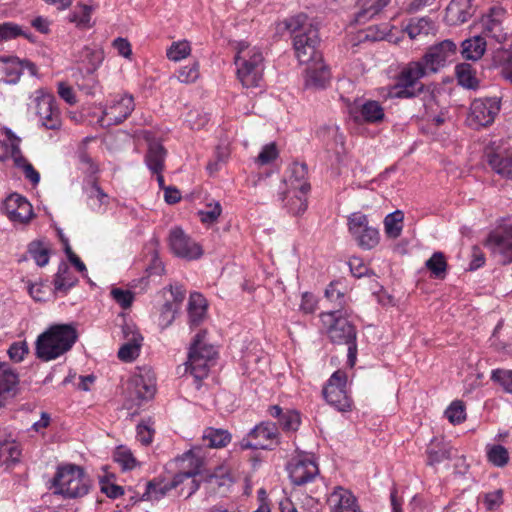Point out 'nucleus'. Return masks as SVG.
I'll use <instances>...</instances> for the list:
<instances>
[{
    "label": "nucleus",
    "instance_id": "f257e3e1",
    "mask_svg": "<svg viewBox=\"0 0 512 512\" xmlns=\"http://www.w3.org/2000/svg\"><path fill=\"white\" fill-rule=\"evenodd\" d=\"M320 37L318 24H310L303 33L294 37L296 56L301 64L308 67L305 71V86L317 90L320 87L318 62L320 61Z\"/></svg>",
    "mask_w": 512,
    "mask_h": 512
},
{
    "label": "nucleus",
    "instance_id": "f03ea898",
    "mask_svg": "<svg viewBox=\"0 0 512 512\" xmlns=\"http://www.w3.org/2000/svg\"><path fill=\"white\" fill-rule=\"evenodd\" d=\"M235 49L234 64L238 81L247 89L260 87L265 70L261 49L245 41L238 42Z\"/></svg>",
    "mask_w": 512,
    "mask_h": 512
},
{
    "label": "nucleus",
    "instance_id": "7ed1b4c3",
    "mask_svg": "<svg viewBox=\"0 0 512 512\" xmlns=\"http://www.w3.org/2000/svg\"><path fill=\"white\" fill-rule=\"evenodd\" d=\"M76 340L77 331L72 325H53L38 337L36 354L44 361L56 359L69 351Z\"/></svg>",
    "mask_w": 512,
    "mask_h": 512
},
{
    "label": "nucleus",
    "instance_id": "20e7f679",
    "mask_svg": "<svg viewBox=\"0 0 512 512\" xmlns=\"http://www.w3.org/2000/svg\"><path fill=\"white\" fill-rule=\"evenodd\" d=\"M322 323L333 344L347 345V363L353 367L357 360V330L347 319L346 312L323 316Z\"/></svg>",
    "mask_w": 512,
    "mask_h": 512
},
{
    "label": "nucleus",
    "instance_id": "39448f33",
    "mask_svg": "<svg viewBox=\"0 0 512 512\" xmlns=\"http://www.w3.org/2000/svg\"><path fill=\"white\" fill-rule=\"evenodd\" d=\"M423 63L411 61L395 75V83L389 87L388 96L397 99H410L420 95L425 85L420 80L429 75Z\"/></svg>",
    "mask_w": 512,
    "mask_h": 512
},
{
    "label": "nucleus",
    "instance_id": "423d86ee",
    "mask_svg": "<svg viewBox=\"0 0 512 512\" xmlns=\"http://www.w3.org/2000/svg\"><path fill=\"white\" fill-rule=\"evenodd\" d=\"M54 493L64 498L85 496L90 489V479L82 467L75 464L59 466L52 480Z\"/></svg>",
    "mask_w": 512,
    "mask_h": 512
},
{
    "label": "nucleus",
    "instance_id": "0eeeda50",
    "mask_svg": "<svg viewBox=\"0 0 512 512\" xmlns=\"http://www.w3.org/2000/svg\"><path fill=\"white\" fill-rule=\"evenodd\" d=\"M30 100L40 127L54 131L62 127L61 111L52 93L40 88L31 94Z\"/></svg>",
    "mask_w": 512,
    "mask_h": 512
},
{
    "label": "nucleus",
    "instance_id": "6e6552de",
    "mask_svg": "<svg viewBox=\"0 0 512 512\" xmlns=\"http://www.w3.org/2000/svg\"><path fill=\"white\" fill-rule=\"evenodd\" d=\"M205 335V331H199L195 335L188 354V369L196 380H202L208 376L216 355L214 346L204 342Z\"/></svg>",
    "mask_w": 512,
    "mask_h": 512
},
{
    "label": "nucleus",
    "instance_id": "1a4fd4ad",
    "mask_svg": "<svg viewBox=\"0 0 512 512\" xmlns=\"http://www.w3.org/2000/svg\"><path fill=\"white\" fill-rule=\"evenodd\" d=\"M456 55V44L447 39L430 46L419 61L429 74H435L452 63Z\"/></svg>",
    "mask_w": 512,
    "mask_h": 512
},
{
    "label": "nucleus",
    "instance_id": "9d476101",
    "mask_svg": "<svg viewBox=\"0 0 512 512\" xmlns=\"http://www.w3.org/2000/svg\"><path fill=\"white\" fill-rule=\"evenodd\" d=\"M280 442V433L275 423L264 421L256 425L240 441L241 449H272Z\"/></svg>",
    "mask_w": 512,
    "mask_h": 512
},
{
    "label": "nucleus",
    "instance_id": "9b49d317",
    "mask_svg": "<svg viewBox=\"0 0 512 512\" xmlns=\"http://www.w3.org/2000/svg\"><path fill=\"white\" fill-rule=\"evenodd\" d=\"M347 375L342 370L335 371L322 389L327 404L340 412L351 410L352 401L346 392Z\"/></svg>",
    "mask_w": 512,
    "mask_h": 512
},
{
    "label": "nucleus",
    "instance_id": "f8f14e48",
    "mask_svg": "<svg viewBox=\"0 0 512 512\" xmlns=\"http://www.w3.org/2000/svg\"><path fill=\"white\" fill-rule=\"evenodd\" d=\"M156 392L154 374L149 369L134 374L128 381L127 394L131 404L128 408L140 406L143 401L152 399Z\"/></svg>",
    "mask_w": 512,
    "mask_h": 512
},
{
    "label": "nucleus",
    "instance_id": "ddd939ff",
    "mask_svg": "<svg viewBox=\"0 0 512 512\" xmlns=\"http://www.w3.org/2000/svg\"><path fill=\"white\" fill-rule=\"evenodd\" d=\"M289 478L295 485L311 482L318 474L319 468L314 456L308 453L298 454L287 464Z\"/></svg>",
    "mask_w": 512,
    "mask_h": 512
},
{
    "label": "nucleus",
    "instance_id": "4468645a",
    "mask_svg": "<svg viewBox=\"0 0 512 512\" xmlns=\"http://www.w3.org/2000/svg\"><path fill=\"white\" fill-rule=\"evenodd\" d=\"M498 97L475 99L470 106L469 121L475 128L491 125L500 111Z\"/></svg>",
    "mask_w": 512,
    "mask_h": 512
},
{
    "label": "nucleus",
    "instance_id": "2eb2a0df",
    "mask_svg": "<svg viewBox=\"0 0 512 512\" xmlns=\"http://www.w3.org/2000/svg\"><path fill=\"white\" fill-rule=\"evenodd\" d=\"M168 240L172 253L177 257L195 260L200 258L203 254L201 246L190 238L180 227L171 229Z\"/></svg>",
    "mask_w": 512,
    "mask_h": 512
},
{
    "label": "nucleus",
    "instance_id": "dca6fc26",
    "mask_svg": "<svg viewBox=\"0 0 512 512\" xmlns=\"http://www.w3.org/2000/svg\"><path fill=\"white\" fill-rule=\"evenodd\" d=\"M134 108L135 104L132 95H117L104 109L100 121L102 125L106 126L120 124L132 113Z\"/></svg>",
    "mask_w": 512,
    "mask_h": 512
},
{
    "label": "nucleus",
    "instance_id": "f3484780",
    "mask_svg": "<svg viewBox=\"0 0 512 512\" xmlns=\"http://www.w3.org/2000/svg\"><path fill=\"white\" fill-rule=\"evenodd\" d=\"M505 15V10L502 7H491L490 13L483 19V29L481 36L489 43L494 41L502 44L507 39V32L504 31L502 26V18Z\"/></svg>",
    "mask_w": 512,
    "mask_h": 512
},
{
    "label": "nucleus",
    "instance_id": "a211bd4d",
    "mask_svg": "<svg viewBox=\"0 0 512 512\" xmlns=\"http://www.w3.org/2000/svg\"><path fill=\"white\" fill-rule=\"evenodd\" d=\"M3 212L13 222L26 223L33 215L32 205L17 193H12L2 203Z\"/></svg>",
    "mask_w": 512,
    "mask_h": 512
},
{
    "label": "nucleus",
    "instance_id": "6ab92c4d",
    "mask_svg": "<svg viewBox=\"0 0 512 512\" xmlns=\"http://www.w3.org/2000/svg\"><path fill=\"white\" fill-rule=\"evenodd\" d=\"M486 245L494 252L508 256L509 260L504 264L512 263V223L504 224L487 237Z\"/></svg>",
    "mask_w": 512,
    "mask_h": 512
},
{
    "label": "nucleus",
    "instance_id": "aec40b11",
    "mask_svg": "<svg viewBox=\"0 0 512 512\" xmlns=\"http://www.w3.org/2000/svg\"><path fill=\"white\" fill-rule=\"evenodd\" d=\"M122 333L124 343L118 350V357L124 362H132L140 354L143 337L135 326L130 324L122 327Z\"/></svg>",
    "mask_w": 512,
    "mask_h": 512
},
{
    "label": "nucleus",
    "instance_id": "412c9836",
    "mask_svg": "<svg viewBox=\"0 0 512 512\" xmlns=\"http://www.w3.org/2000/svg\"><path fill=\"white\" fill-rule=\"evenodd\" d=\"M324 310L322 317L330 314L343 313L346 304L345 287L341 280L332 281L324 292Z\"/></svg>",
    "mask_w": 512,
    "mask_h": 512
},
{
    "label": "nucleus",
    "instance_id": "4be33fe9",
    "mask_svg": "<svg viewBox=\"0 0 512 512\" xmlns=\"http://www.w3.org/2000/svg\"><path fill=\"white\" fill-rule=\"evenodd\" d=\"M326 503L331 512H362L357 498L341 486L334 488L328 495Z\"/></svg>",
    "mask_w": 512,
    "mask_h": 512
},
{
    "label": "nucleus",
    "instance_id": "5701e85b",
    "mask_svg": "<svg viewBox=\"0 0 512 512\" xmlns=\"http://www.w3.org/2000/svg\"><path fill=\"white\" fill-rule=\"evenodd\" d=\"M350 114L356 122L378 124L385 118L382 105L376 100H366L360 106L350 109Z\"/></svg>",
    "mask_w": 512,
    "mask_h": 512
},
{
    "label": "nucleus",
    "instance_id": "b1692460",
    "mask_svg": "<svg viewBox=\"0 0 512 512\" xmlns=\"http://www.w3.org/2000/svg\"><path fill=\"white\" fill-rule=\"evenodd\" d=\"M18 384V374L8 363L0 362V408L5 405L8 398L17 394Z\"/></svg>",
    "mask_w": 512,
    "mask_h": 512
},
{
    "label": "nucleus",
    "instance_id": "393cba45",
    "mask_svg": "<svg viewBox=\"0 0 512 512\" xmlns=\"http://www.w3.org/2000/svg\"><path fill=\"white\" fill-rule=\"evenodd\" d=\"M307 165L305 163L294 162L287 169L285 183L288 190H299L300 194H307L310 190V184L307 182Z\"/></svg>",
    "mask_w": 512,
    "mask_h": 512
},
{
    "label": "nucleus",
    "instance_id": "a878e982",
    "mask_svg": "<svg viewBox=\"0 0 512 512\" xmlns=\"http://www.w3.org/2000/svg\"><path fill=\"white\" fill-rule=\"evenodd\" d=\"M475 12L474 0H452L447 7V16L456 24L467 22Z\"/></svg>",
    "mask_w": 512,
    "mask_h": 512
},
{
    "label": "nucleus",
    "instance_id": "bb28decb",
    "mask_svg": "<svg viewBox=\"0 0 512 512\" xmlns=\"http://www.w3.org/2000/svg\"><path fill=\"white\" fill-rule=\"evenodd\" d=\"M189 477L188 474H176L172 481L164 483L160 481H150L147 484L145 496L148 500L156 501L166 495V493L174 488L179 487L184 483L185 478Z\"/></svg>",
    "mask_w": 512,
    "mask_h": 512
},
{
    "label": "nucleus",
    "instance_id": "cd10ccee",
    "mask_svg": "<svg viewBox=\"0 0 512 512\" xmlns=\"http://www.w3.org/2000/svg\"><path fill=\"white\" fill-rule=\"evenodd\" d=\"M391 0H359L357 2L358 11L355 14V21L364 24L369 19L377 15Z\"/></svg>",
    "mask_w": 512,
    "mask_h": 512
},
{
    "label": "nucleus",
    "instance_id": "c85d7f7f",
    "mask_svg": "<svg viewBox=\"0 0 512 512\" xmlns=\"http://www.w3.org/2000/svg\"><path fill=\"white\" fill-rule=\"evenodd\" d=\"M487 45V40L481 35L465 39L461 43V54L467 60H478L483 56Z\"/></svg>",
    "mask_w": 512,
    "mask_h": 512
},
{
    "label": "nucleus",
    "instance_id": "c756f323",
    "mask_svg": "<svg viewBox=\"0 0 512 512\" xmlns=\"http://www.w3.org/2000/svg\"><path fill=\"white\" fill-rule=\"evenodd\" d=\"M166 150L159 142H150L145 156V163L152 173H161L164 168Z\"/></svg>",
    "mask_w": 512,
    "mask_h": 512
},
{
    "label": "nucleus",
    "instance_id": "7c9ffc66",
    "mask_svg": "<svg viewBox=\"0 0 512 512\" xmlns=\"http://www.w3.org/2000/svg\"><path fill=\"white\" fill-rule=\"evenodd\" d=\"M487 161L495 173L512 180V154L492 152L487 155Z\"/></svg>",
    "mask_w": 512,
    "mask_h": 512
},
{
    "label": "nucleus",
    "instance_id": "2f4dec72",
    "mask_svg": "<svg viewBox=\"0 0 512 512\" xmlns=\"http://www.w3.org/2000/svg\"><path fill=\"white\" fill-rule=\"evenodd\" d=\"M426 453L428 457L427 464L435 465L450 459L451 448L444 441L433 438L427 446Z\"/></svg>",
    "mask_w": 512,
    "mask_h": 512
},
{
    "label": "nucleus",
    "instance_id": "473e14b6",
    "mask_svg": "<svg viewBox=\"0 0 512 512\" xmlns=\"http://www.w3.org/2000/svg\"><path fill=\"white\" fill-rule=\"evenodd\" d=\"M455 76L460 86L466 89L476 90L479 87V80L476 70L471 64L460 63L455 67Z\"/></svg>",
    "mask_w": 512,
    "mask_h": 512
},
{
    "label": "nucleus",
    "instance_id": "72a5a7b5",
    "mask_svg": "<svg viewBox=\"0 0 512 512\" xmlns=\"http://www.w3.org/2000/svg\"><path fill=\"white\" fill-rule=\"evenodd\" d=\"M77 278L66 263H61L54 277V290L56 292L67 293L76 283Z\"/></svg>",
    "mask_w": 512,
    "mask_h": 512
},
{
    "label": "nucleus",
    "instance_id": "f704fd0d",
    "mask_svg": "<svg viewBox=\"0 0 512 512\" xmlns=\"http://www.w3.org/2000/svg\"><path fill=\"white\" fill-rule=\"evenodd\" d=\"M206 300L199 293H192L188 302V315L191 326L198 325L206 314Z\"/></svg>",
    "mask_w": 512,
    "mask_h": 512
},
{
    "label": "nucleus",
    "instance_id": "c9c22d12",
    "mask_svg": "<svg viewBox=\"0 0 512 512\" xmlns=\"http://www.w3.org/2000/svg\"><path fill=\"white\" fill-rule=\"evenodd\" d=\"M305 195L306 194H300L299 190H287L284 193L282 201L288 213L297 216L306 210L307 200Z\"/></svg>",
    "mask_w": 512,
    "mask_h": 512
},
{
    "label": "nucleus",
    "instance_id": "e433bc0d",
    "mask_svg": "<svg viewBox=\"0 0 512 512\" xmlns=\"http://www.w3.org/2000/svg\"><path fill=\"white\" fill-rule=\"evenodd\" d=\"M13 162L17 168L22 169L25 178L28 179L34 186L40 182V174L31 163L22 155L20 147L17 142L13 145Z\"/></svg>",
    "mask_w": 512,
    "mask_h": 512
},
{
    "label": "nucleus",
    "instance_id": "4c0bfd02",
    "mask_svg": "<svg viewBox=\"0 0 512 512\" xmlns=\"http://www.w3.org/2000/svg\"><path fill=\"white\" fill-rule=\"evenodd\" d=\"M494 64L501 68V75L512 84V44L508 49L498 48L493 55Z\"/></svg>",
    "mask_w": 512,
    "mask_h": 512
},
{
    "label": "nucleus",
    "instance_id": "58836bf2",
    "mask_svg": "<svg viewBox=\"0 0 512 512\" xmlns=\"http://www.w3.org/2000/svg\"><path fill=\"white\" fill-rule=\"evenodd\" d=\"M203 441L207 447L222 448L231 441V435L227 430L209 427L204 431Z\"/></svg>",
    "mask_w": 512,
    "mask_h": 512
},
{
    "label": "nucleus",
    "instance_id": "ea45409f",
    "mask_svg": "<svg viewBox=\"0 0 512 512\" xmlns=\"http://www.w3.org/2000/svg\"><path fill=\"white\" fill-rule=\"evenodd\" d=\"M94 9L90 5L79 4L69 14V21L75 23L77 27L82 29L91 28L92 13Z\"/></svg>",
    "mask_w": 512,
    "mask_h": 512
},
{
    "label": "nucleus",
    "instance_id": "a19ab883",
    "mask_svg": "<svg viewBox=\"0 0 512 512\" xmlns=\"http://www.w3.org/2000/svg\"><path fill=\"white\" fill-rule=\"evenodd\" d=\"M425 267L430 271L434 279H444L447 273V261L442 252H434L425 262Z\"/></svg>",
    "mask_w": 512,
    "mask_h": 512
},
{
    "label": "nucleus",
    "instance_id": "79ce46f5",
    "mask_svg": "<svg viewBox=\"0 0 512 512\" xmlns=\"http://www.w3.org/2000/svg\"><path fill=\"white\" fill-rule=\"evenodd\" d=\"M183 461L189 462V469L185 472H180L179 474H188L189 477L186 479H189L191 477H196L204 464L203 456L201 455V449L194 447L188 452L183 454L182 457Z\"/></svg>",
    "mask_w": 512,
    "mask_h": 512
},
{
    "label": "nucleus",
    "instance_id": "37998d69",
    "mask_svg": "<svg viewBox=\"0 0 512 512\" xmlns=\"http://www.w3.org/2000/svg\"><path fill=\"white\" fill-rule=\"evenodd\" d=\"M403 219L404 214L401 210H396L385 217V232L388 237L398 238L401 235Z\"/></svg>",
    "mask_w": 512,
    "mask_h": 512
},
{
    "label": "nucleus",
    "instance_id": "c03bdc74",
    "mask_svg": "<svg viewBox=\"0 0 512 512\" xmlns=\"http://www.w3.org/2000/svg\"><path fill=\"white\" fill-rule=\"evenodd\" d=\"M354 238L360 247L368 250L374 248L380 239L378 229L369 225L355 234Z\"/></svg>",
    "mask_w": 512,
    "mask_h": 512
},
{
    "label": "nucleus",
    "instance_id": "a18cd8bd",
    "mask_svg": "<svg viewBox=\"0 0 512 512\" xmlns=\"http://www.w3.org/2000/svg\"><path fill=\"white\" fill-rule=\"evenodd\" d=\"M113 459L125 471L133 470L138 466V461L126 446H118L113 453Z\"/></svg>",
    "mask_w": 512,
    "mask_h": 512
},
{
    "label": "nucleus",
    "instance_id": "49530a36",
    "mask_svg": "<svg viewBox=\"0 0 512 512\" xmlns=\"http://www.w3.org/2000/svg\"><path fill=\"white\" fill-rule=\"evenodd\" d=\"M487 458L494 466L504 467L509 461V453L500 444L487 446Z\"/></svg>",
    "mask_w": 512,
    "mask_h": 512
},
{
    "label": "nucleus",
    "instance_id": "de8ad7c7",
    "mask_svg": "<svg viewBox=\"0 0 512 512\" xmlns=\"http://www.w3.org/2000/svg\"><path fill=\"white\" fill-rule=\"evenodd\" d=\"M280 427L286 433L296 432L301 425L300 413L296 410L287 409L279 422Z\"/></svg>",
    "mask_w": 512,
    "mask_h": 512
},
{
    "label": "nucleus",
    "instance_id": "09e8293b",
    "mask_svg": "<svg viewBox=\"0 0 512 512\" xmlns=\"http://www.w3.org/2000/svg\"><path fill=\"white\" fill-rule=\"evenodd\" d=\"M21 35L30 39V36L26 34L18 24L5 22L0 25V42L15 39Z\"/></svg>",
    "mask_w": 512,
    "mask_h": 512
},
{
    "label": "nucleus",
    "instance_id": "8fccbe9b",
    "mask_svg": "<svg viewBox=\"0 0 512 512\" xmlns=\"http://www.w3.org/2000/svg\"><path fill=\"white\" fill-rule=\"evenodd\" d=\"M179 309L175 306V304H169L165 302L161 309L158 319V324L162 329L169 327L176 318Z\"/></svg>",
    "mask_w": 512,
    "mask_h": 512
},
{
    "label": "nucleus",
    "instance_id": "3c124183",
    "mask_svg": "<svg viewBox=\"0 0 512 512\" xmlns=\"http://www.w3.org/2000/svg\"><path fill=\"white\" fill-rule=\"evenodd\" d=\"M191 52V47L187 41L173 43L167 50V57L172 61H180L186 58Z\"/></svg>",
    "mask_w": 512,
    "mask_h": 512
},
{
    "label": "nucleus",
    "instance_id": "603ef678",
    "mask_svg": "<svg viewBox=\"0 0 512 512\" xmlns=\"http://www.w3.org/2000/svg\"><path fill=\"white\" fill-rule=\"evenodd\" d=\"M307 17L304 14H299L289 19L284 20L283 22L278 24L279 31H287L290 34H294L298 32L301 28L304 27L306 23Z\"/></svg>",
    "mask_w": 512,
    "mask_h": 512
},
{
    "label": "nucleus",
    "instance_id": "864d4df0",
    "mask_svg": "<svg viewBox=\"0 0 512 512\" xmlns=\"http://www.w3.org/2000/svg\"><path fill=\"white\" fill-rule=\"evenodd\" d=\"M445 416L452 424H460L465 418V407L461 401H454L445 411Z\"/></svg>",
    "mask_w": 512,
    "mask_h": 512
},
{
    "label": "nucleus",
    "instance_id": "5fc2aeb1",
    "mask_svg": "<svg viewBox=\"0 0 512 512\" xmlns=\"http://www.w3.org/2000/svg\"><path fill=\"white\" fill-rule=\"evenodd\" d=\"M199 78V65L193 62L179 69L177 79L181 83L190 84Z\"/></svg>",
    "mask_w": 512,
    "mask_h": 512
},
{
    "label": "nucleus",
    "instance_id": "6e6d98bb",
    "mask_svg": "<svg viewBox=\"0 0 512 512\" xmlns=\"http://www.w3.org/2000/svg\"><path fill=\"white\" fill-rule=\"evenodd\" d=\"M491 380L499 383L507 393L512 394V370L494 369L491 372Z\"/></svg>",
    "mask_w": 512,
    "mask_h": 512
},
{
    "label": "nucleus",
    "instance_id": "4d7b16f0",
    "mask_svg": "<svg viewBox=\"0 0 512 512\" xmlns=\"http://www.w3.org/2000/svg\"><path fill=\"white\" fill-rule=\"evenodd\" d=\"M222 207L219 202H213L206 205L205 210L199 211L200 219L205 224H213L221 215Z\"/></svg>",
    "mask_w": 512,
    "mask_h": 512
},
{
    "label": "nucleus",
    "instance_id": "13d9d810",
    "mask_svg": "<svg viewBox=\"0 0 512 512\" xmlns=\"http://www.w3.org/2000/svg\"><path fill=\"white\" fill-rule=\"evenodd\" d=\"M29 253L38 266H45L49 262V253L39 242H33L29 246Z\"/></svg>",
    "mask_w": 512,
    "mask_h": 512
},
{
    "label": "nucleus",
    "instance_id": "bf43d9fd",
    "mask_svg": "<svg viewBox=\"0 0 512 512\" xmlns=\"http://www.w3.org/2000/svg\"><path fill=\"white\" fill-rule=\"evenodd\" d=\"M21 450L15 442L4 443L0 446V458L5 462H18Z\"/></svg>",
    "mask_w": 512,
    "mask_h": 512
},
{
    "label": "nucleus",
    "instance_id": "052dcab7",
    "mask_svg": "<svg viewBox=\"0 0 512 512\" xmlns=\"http://www.w3.org/2000/svg\"><path fill=\"white\" fill-rule=\"evenodd\" d=\"M429 21L425 18L411 20L406 27V32L411 39H415L421 34H428Z\"/></svg>",
    "mask_w": 512,
    "mask_h": 512
},
{
    "label": "nucleus",
    "instance_id": "680f3d73",
    "mask_svg": "<svg viewBox=\"0 0 512 512\" xmlns=\"http://www.w3.org/2000/svg\"><path fill=\"white\" fill-rule=\"evenodd\" d=\"M6 135L8 138V143L0 141V161L11 157L13 159V145L17 142L18 147H20V138L16 137L11 130L6 129Z\"/></svg>",
    "mask_w": 512,
    "mask_h": 512
},
{
    "label": "nucleus",
    "instance_id": "e2e57ef3",
    "mask_svg": "<svg viewBox=\"0 0 512 512\" xmlns=\"http://www.w3.org/2000/svg\"><path fill=\"white\" fill-rule=\"evenodd\" d=\"M503 504V490L497 489L483 495V505L488 511H494Z\"/></svg>",
    "mask_w": 512,
    "mask_h": 512
},
{
    "label": "nucleus",
    "instance_id": "0e129e2a",
    "mask_svg": "<svg viewBox=\"0 0 512 512\" xmlns=\"http://www.w3.org/2000/svg\"><path fill=\"white\" fill-rule=\"evenodd\" d=\"M111 296L123 309L129 308L134 300V295L130 290L121 288L112 289Z\"/></svg>",
    "mask_w": 512,
    "mask_h": 512
},
{
    "label": "nucleus",
    "instance_id": "69168bd1",
    "mask_svg": "<svg viewBox=\"0 0 512 512\" xmlns=\"http://www.w3.org/2000/svg\"><path fill=\"white\" fill-rule=\"evenodd\" d=\"M278 157V150L275 143H269L263 146L256 162L260 165H266L274 161Z\"/></svg>",
    "mask_w": 512,
    "mask_h": 512
},
{
    "label": "nucleus",
    "instance_id": "338daca9",
    "mask_svg": "<svg viewBox=\"0 0 512 512\" xmlns=\"http://www.w3.org/2000/svg\"><path fill=\"white\" fill-rule=\"evenodd\" d=\"M368 226V218L362 213H353L348 218V227L351 234H359V231Z\"/></svg>",
    "mask_w": 512,
    "mask_h": 512
},
{
    "label": "nucleus",
    "instance_id": "774afa93",
    "mask_svg": "<svg viewBox=\"0 0 512 512\" xmlns=\"http://www.w3.org/2000/svg\"><path fill=\"white\" fill-rule=\"evenodd\" d=\"M350 272L354 277L361 278L365 275H374L373 271H370L368 267L359 258H352L348 262Z\"/></svg>",
    "mask_w": 512,
    "mask_h": 512
}]
</instances>
